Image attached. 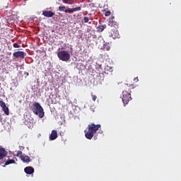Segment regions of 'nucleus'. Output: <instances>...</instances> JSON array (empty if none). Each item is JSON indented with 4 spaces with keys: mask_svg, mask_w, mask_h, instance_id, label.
I'll return each instance as SVG.
<instances>
[{
    "mask_svg": "<svg viewBox=\"0 0 181 181\" xmlns=\"http://www.w3.org/2000/svg\"><path fill=\"white\" fill-rule=\"evenodd\" d=\"M79 11H81V6H78L72 8H68V10L65 11V13H73V12H78Z\"/></svg>",
    "mask_w": 181,
    "mask_h": 181,
    "instance_id": "obj_7",
    "label": "nucleus"
},
{
    "mask_svg": "<svg viewBox=\"0 0 181 181\" xmlns=\"http://www.w3.org/2000/svg\"><path fill=\"white\" fill-rule=\"evenodd\" d=\"M2 110L6 115H9V108L8 107L6 106L4 107H2Z\"/></svg>",
    "mask_w": 181,
    "mask_h": 181,
    "instance_id": "obj_14",
    "label": "nucleus"
},
{
    "mask_svg": "<svg viewBox=\"0 0 181 181\" xmlns=\"http://www.w3.org/2000/svg\"><path fill=\"white\" fill-rule=\"evenodd\" d=\"M21 159L23 162H25L26 163H29V162H30V158L25 154L21 156Z\"/></svg>",
    "mask_w": 181,
    "mask_h": 181,
    "instance_id": "obj_11",
    "label": "nucleus"
},
{
    "mask_svg": "<svg viewBox=\"0 0 181 181\" xmlns=\"http://www.w3.org/2000/svg\"><path fill=\"white\" fill-rule=\"evenodd\" d=\"M42 15L45 16V18H52V16H54V13L52 11H44Z\"/></svg>",
    "mask_w": 181,
    "mask_h": 181,
    "instance_id": "obj_8",
    "label": "nucleus"
},
{
    "mask_svg": "<svg viewBox=\"0 0 181 181\" xmlns=\"http://www.w3.org/2000/svg\"><path fill=\"white\" fill-rule=\"evenodd\" d=\"M21 155H22V151H17V156H21Z\"/></svg>",
    "mask_w": 181,
    "mask_h": 181,
    "instance_id": "obj_24",
    "label": "nucleus"
},
{
    "mask_svg": "<svg viewBox=\"0 0 181 181\" xmlns=\"http://www.w3.org/2000/svg\"><path fill=\"white\" fill-rule=\"evenodd\" d=\"M104 29H107V25H99L98 28H97V30L98 32L99 33H101L104 30Z\"/></svg>",
    "mask_w": 181,
    "mask_h": 181,
    "instance_id": "obj_13",
    "label": "nucleus"
},
{
    "mask_svg": "<svg viewBox=\"0 0 181 181\" xmlns=\"http://www.w3.org/2000/svg\"><path fill=\"white\" fill-rule=\"evenodd\" d=\"M6 156V151L5 148H0V160L1 159H4Z\"/></svg>",
    "mask_w": 181,
    "mask_h": 181,
    "instance_id": "obj_12",
    "label": "nucleus"
},
{
    "mask_svg": "<svg viewBox=\"0 0 181 181\" xmlns=\"http://www.w3.org/2000/svg\"><path fill=\"white\" fill-rule=\"evenodd\" d=\"M122 100L123 104L124 105H127V104H128V103H129V101L132 100V98L131 97V91L124 90L122 92Z\"/></svg>",
    "mask_w": 181,
    "mask_h": 181,
    "instance_id": "obj_5",
    "label": "nucleus"
},
{
    "mask_svg": "<svg viewBox=\"0 0 181 181\" xmlns=\"http://www.w3.org/2000/svg\"><path fill=\"white\" fill-rule=\"evenodd\" d=\"M91 97H92V100L93 101H95V100H97V95L91 93Z\"/></svg>",
    "mask_w": 181,
    "mask_h": 181,
    "instance_id": "obj_19",
    "label": "nucleus"
},
{
    "mask_svg": "<svg viewBox=\"0 0 181 181\" xmlns=\"http://www.w3.org/2000/svg\"><path fill=\"white\" fill-rule=\"evenodd\" d=\"M134 81H135L136 83H138V81H139V80L138 79V77L135 78L134 79Z\"/></svg>",
    "mask_w": 181,
    "mask_h": 181,
    "instance_id": "obj_25",
    "label": "nucleus"
},
{
    "mask_svg": "<svg viewBox=\"0 0 181 181\" xmlns=\"http://www.w3.org/2000/svg\"><path fill=\"white\" fill-rule=\"evenodd\" d=\"M13 56L16 59H18V57H20L21 59H25V56H26V53L23 51H17L13 53Z\"/></svg>",
    "mask_w": 181,
    "mask_h": 181,
    "instance_id": "obj_6",
    "label": "nucleus"
},
{
    "mask_svg": "<svg viewBox=\"0 0 181 181\" xmlns=\"http://www.w3.org/2000/svg\"><path fill=\"white\" fill-rule=\"evenodd\" d=\"M24 172L27 174V175H33V173H35V168H33V167H26L24 169Z\"/></svg>",
    "mask_w": 181,
    "mask_h": 181,
    "instance_id": "obj_9",
    "label": "nucleus"
},
{
    "mask_svg": "<svg viewBox=\"0 0 181 181\" xmlns=\"http://www.w3.org/2000/svg\"><path fill=\"white\" fill-rule=\"evenodd\" d=\"M12 163H15V160L11 159V160H8L6 162L5 165H11Z\"/></svg>",
    "mask_w": 181,
    "mask_h": 181,
    "instance_id": "obj_16",
    "label": "nucleus"
},
{
    "mask_svg": "<svg viewBox=\"0 0 181 181\" xmlns=\"http://www.w3.org/2000/svg\"><path fill=\"white\" fill-rule=\"evenodd\" d=\"M114 18H115V17H114V16H112V18H111V19L109 21V22H111V21H114Z\"/></svg>",
    "mask_w": 181,
    "mask_h": 181,
    "instance_id": "obj_26",
    "label": "nucleus"
},
{
    "mask_svg": "<svg viewBox=\"0 0 181 181\" xmlns=\"http://www.w3.org/2000/svg\"><path fill=\"white\" fill-rule=\"evenodd\" d=\"M108 25L110 26L111 30L110 32V37H112V39H119L121 37V35H119V33L118 32V23L117 21H109L108 22Z\"/></svg>",
    "mask_w": 181,
    "mask_h": 181,
    "instance_id": "obj_1",
    "label": "nucleus"
},
{
    "mask_svg": "<svg viewBox=\"0 0 181 181\" xmlns=\"http://www.w3.org/2000/svg\"><path fill=\"white\" fill-rule=\"evenodd\" d=\"M83 21L85 23H88V21H90V18H88V17H84Z\"/></svg>",
    "mask_w": 181,
    "mask_h": 181,
    "instance_id": "obj_20",
    "label": "nucleus"
},
{
    "mask_svg": "<svg viewBox=\"0 0 181 181\" xmlns=\"http://www.w3.org/2000/svg\"><path fill=\"white\" fill-rule=\"evenodd\" d=\"M31 110L33 112L35 113V115H38L40 118H43V117H45V111L40 103L35 102L31 107Z\"/></svg>",
    "mask_w": 181,
    "mask_h": 181,
    "instance_id": "obj_3",
    "label": "nucleus"
},
{
    "mask_svg": "<svg viewBox=\"0 0 181 181\" xmlns=\"http://www.w3.org/2000/svg\"><path fill=\"white\" fill-rule=\"evenodd\" d=\"M59 11L60 12H66V11H69V8H67V9L66 10V6H59Z\"/></svg>",
    "mask_w": 181,
    "mask_h": 181,
    "instance_id": "obj_15",
    "label": "nucleus"
},
{
    "mask_svg": "<svg viewBox=\"0 0 181 181\" xmlns=\"http://www.w3.org/2000/svg\"><path fill=\"white\" fill-rule=\"evenodd\" d=\"M88 130L85 134V136L87 139H93V136H94V134L101 128L100 124H88Z\"/></svg>",
    "mask_w": 181,
    "mask_h": 181,
    "instance_id": "obj_2",
    "label": "nucleus"
},
{
    "mask_svg": "<svg viewBox=\"0 0 181 181\" xmlns=\"http://www.w3.org/2000/svg\"><path fill=\"white\" fill-rule=\"evenodd\" d=\"M13 46V47H16V48L21 47V45H19L18 43H14Z\"/></svg>",
    "mask_w": 181,
    "mask_h": 181,
    "instance_id": "obj_23",
    "label": "nucleus"
},
{
    "mask_svg": "<svg viewBox=\"0 0 181 181\" xmlns=\"http://www.w3.org/2000/svg\"><path fill=\"white\" fill-rule=\"evenodd\" d=\"M69 1H70V0H62V2H63L64 4H69V5H71V2H69Z\"/></svg>",
    "mask_w": 181,
    "mask_h": 181,
    "instance_id": "obj_21",
    "label": "nucleus"
},
{
    "mask_svg": "<svg viewBox=\"0 0 181 181\" xmlns=\"http://www.w3.org/2000/svg\"><path fill=\"white\" fill-rule=\"evenodd\" d=\"M57 56L62 62H69L70 60V54L67 51H59L57 53Z\"/></svg>",
    "mask_w": 181,
    "mask_h": 181,
    "instance_id": "obj_4",
    "label": "nucleus"
},
{
    "mask_svg": "<svg viewBox=\"0 0 181 181\" xmlns=\"http://www.w3.org/2000/svg\"><path fill=\"white\" fill-rule=\"evenodd\" d=\"M57 139V131L52 130L49 136V141H54V139Z\"/></svg>",
    "mask_w": 181,
    "mask_h": 181,
    "instance_id": "obj_10",
    "label": "nucleus"
},
{
    "mask_svg": "<svg viewBox=\"0 0 181 181\" xmlns=\"http://www.w3.org/2000/svg\"><path fill=\"white\" fill-rule=\"evenodd\" d=\"M103 49L104 50H107V52L111 49V47H110V45L105 44L103 45Z\"/></svg>",
    "mask_w": 181,
    "mask_h": 181,
    "instance_id": "obj_17",
    "label": "nucleus"
},
{
    "mask_svg": "<svg viewBox=\"0 0 181 181\" xmlns=\"http://www.w3.org/2000/svg\"><path fill=\"white\" fill-rule=\"evenodd\" d=\"M52 104H56V103L52 101Z\"/></svg>",
    "mask_w": 181,
    "mask_h": 181,
    "instance_id": "obj_27",
    "label": "nucleus"
},
{
    "mask_svg": "<svg viewBox=\"0 0 181 181\" xmlns=\"http://www.w3.org/2000/svg\"><path fill=\"white\" fill-rule=\"evenodd\" d=\"M0 106L1 107V108H4L6 107V104H5V102H4L3 100H0Z\"/></svg>",
    "mask_w": 181,
    "mask_h": 181,
    "instance_id": "obj_18",
    "label": "nucleus"
},
{
    "mask_svg": "<svg viewBox=\"0 0 181 181\" xmlns=\"http://www.w3.org/2000/svg\"><path fill=\"white\" fill-rule=\"evenodd\" d=\"M111 15V11H106L105 13V16H110Z\"/></svg>",
    "mask_w": 181,
    "mask_h": 181,
    "instance_id": "obj_22",
    "label": "nucleus"
}]
</instances>
